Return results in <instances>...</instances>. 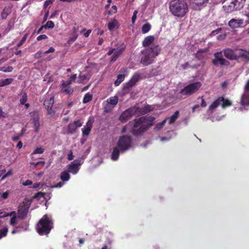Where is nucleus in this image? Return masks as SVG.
<instances>
[{
    "instance_id": "nucleus-1",
    "label": "nucleus",
    "mask_w": 249,
    "mask_h": 249,
    "mask_svg": "<svg viewBox=\"0 0 249 249\" xmlns=\"http://www.w3.org/2000/svg\"><path fill=\"white\" fill-rule=\"evenodd\" d=\"M161 51L158 45L151 47H146L141 51L142 57L140 62L144 66L149 65L155 61V58L159 54Z\"/></svg>"
},
{
    "instance_id": "nucleus-2",
    "label": "nucleus",
    "mask_w": 249,
    "mask_h": 249,
    "mask_svg": "<svg viewBox=\"0 0 249 249\" xmlns=\"http://www.w3.org/2000/svg\"><path fill=\"white\" fill-rule=\"evenodd\" d=\"M170 12L175 17L182 18L188 12V6L184 0H172L169 3Z\"/></svg>"
},
{
    "instance_id": "nucleus-3",
    "label": "nucleus",
    "mask_w": 249,
    "mask_h": 249,
    "mask_svg": "<svg viewBox=\"0 0 249 249\" xmlns=\"http://www.w3.org/2000/svg\"><path fill=\"white\" fill-rule=\"evenodd\" d=\"M53 228V222L47 214L44 215L36 226V231L40 235L48 236Z\"/></svg>"
},
{
    "instance_id": "nucleus-4",
    "label": "nucleus",
    "mask_w": 249,
    "mask_h": 249,
    "mask_svg": "<svg viewBox=\"0 0 249 249\" xmlns=\"http://www.w3.org/2000/svg\"><path fill=\"white\" fill-rule=\"evenodd\" d=\"M245 2V0H226L223 8L226 13L240 10L243 7Z\"/></svg>"
},
{
    "instance_id": "nucleus-5",
    "label": "nucleus",
    "mask_w": 249,
    "mask_h": 249,
    "mask_svg": "<svg viewBox=\"0 0 249 249\" xmlns=\"http://www.w3.org/2000/svg\"><path fill=\"white\" fill-rule=\"evenodd\" d=\"M147 130L146 127L145 126L142 122L139 120V118L135 119L132 122V125L131 126L130 132L134 136H139L143 134Z\"/></svg>"
},
{
    "instance_id": "nucleus-6",
    "label": "nucleus",
    "mask_w": 249,
    "mask_h": 249,
    "mask_svg": "<svg viewBox=\"0 0 249 249\" xmlns=\"http://www.w3.org/2000/svg\"><path fill=\"white\" fill-rule=\"evenodd\" d=\"M201 86V83L200 82H196L191 83L182 89L179 93L181 95L188 96L192 95L196 92Z\"/></svg>"
},
{
    "instance_id": "nucleus-7",
    "label": "nucleus",
    "mask_w": 249,
    "mask_h": 249,
    "mask_svg": "<svg viewBox=\"0 0 249 249\" xmlns=\"http://www.w3.org/2000/svg\"><path fill=\"white\" fill-rule=\"evenodd\" d=\"M132 141L130 136L127 135L121 136L117 142L118 147L122 152H124L131 147Z\"/></svg>"
},
{
    "instance_id": "nucleus-8",
    "label": "nucleus",
    "mask_w": 249,
    "mask_h": 249,
    "mask_svg": "<svg viewBox=\"0 0 249 249\" xmlns=\"http://www.w3.org/2000/svg\"><path fill=\"white\" fill-rule=\"evenodd\" d=\"M139 107H131L124 111L119 117V120L123 123H124L130 120L131 117L135 115L138 111Z\"/></svg>"
},
{
    "instance_id": "nucleus-9",
    "label": "nucleus",
    "mask_w": 249,
    "mask_h": 249,
    "mask_svg": "<svg viewBox=\"0 0 249 249\" xmlns=\"http://www.w3.org/2000/svg\"><path fill=\"white\" fill-rule=\"evenodd\" d=\"M76 77V74H75L71 75L69 80L63 81L60 87L61 92L65 93L68 95L71 94L73 92V89L70 86V85L71 84L72 81L75 79Z\"/></svg>"
},
{
    "instance_id": "nucleus-10",
    "label": "nucleus",
    "mask_w": 249,
    "mask_h": 249,
    "mask_svg": "<svg viewBox=\"0 0 249 249\" xmlns=\"http://www.w3.org/2000/svg\"><path fill=\"white\" fill-rule=\"evenodd\" d=\"M222 52H217L214 53V58L212 60V64L217 67L219 65L228 66L230 63L229 61L224 58L222 56Z\"/></svg>"
},
{
    "instance_id": "nucleus-11",
    "label": "nucleus",
    "mask_w": 249,
    "mask_h": 249,
    "mask_svg": "<svg viewBox=\"0 0 249 249\" xmlns=\"http://www.w3.org/2000/svg\"><path fill=\"white\" fill-rule=\"evenodd\" d=\"M30 205L23 203L18 206V217L20 219H24L29 211Z\"/></svg>"
},
{
    "instance_id": "nucleus-12",
    "label": "nucleus",
    "mask_w": 249,
    "mask_h": 249,
    "mask_svg": "<svg viewBox=\"0 0 249 249\" xmlns=\"http://www.w3.org/2000/svg\"><path fill=\"white\" fill-rule=\"evenodd\" d=\"M141 78V74L138 72L135 73L128 82L124 85V89H128L133 87Z\"/></svg>"
},
{
    "instance_id": "nucleus-13",
    "label": "nucleus",
    "mask_w": 249,
    "mask_h": 249,
    "mask_svg": "<svg viewBox=\"0 0 249 249\" xmlns=\"http://www.w3.org/2000/svg\"><path fill=\"white\" fill-rule=\"evenodd\" d=\"M224 55L231 60H238L237 52L230 48L224 49L222 51Z\"/></svg>"
},
{
    "instance_id": "nucleus-14",
    "label": "nucleus",
    "mask_w": 249,
    "mask_h": 249,
    "mask_svg": "<svg viewBox=\"0 0 249 249\" xmlns=\"http://www.w3.org/2000/svg\"><path fill=\"white\" fill-rule=\"evenodd\" d=\"M155 119V117L152 116H145L139 118V120L141 121L144 124L145 126L146 127L147 130L149 127L153 125V122Z\"/></svg>"
},
{
    "instance_id": "nucleus-15",
    "label": "nucleus",
    "mask_w": 249,
    "mask_h": 249,
    "mask_svg": "<svg viewBox=\"0 0 249 249\" xmlns=\"http://www.w3.org/2000/svg\"><path fill=\"white\" fill-rule=\"evenodd\" d=\"M54 104V98L51 97L50 99H46L44 102V106L48 111V113L51 115L55 114V112L52 109Z\"/></svg>"
},
{
    "instance_id": "nucleus-16",
    "label": "nucleus",
    "mask_w": 249,
    "mask_h": 249,
    "mask_svg": "<svg viewBox=\"0 0 249 249\" xmlns=\"http://www.w3.org/2000/svg\"><path fill=\"white\" fill-rule=\"evenodd\" d=\"M126 45L124 43H122L120 45V47L115 51L113 55L111 57L110 61L112 62H115L118 57L123 53L125 49Z\"/></svg>"
},
{
    "instance_id": "nucleus-17",
    "label": "nucleus",
    "mask_w": 249,
    "mask_h": 249,
    "mask_svg": "<svg viewBox=\"0 0 249 249\" xmlns=\"http://www.w3.org/2000/svg\"><path fill=\"white\" fill-rule=\"evenodd\" d=\"M244 20L243 19H231L228 23L229 26L231 28H237L241 26L243 24Z\"/></svg>"
},
{
    "instance_id": "nucleus-18",
    "label": "nucleus",
    "mask_w": 249,
    "mask_h": 249,
    "mask_svg": "<svg viewBox=\"0 0 249 249\" xmlns=\"http://www.w3.org/2000/svg\"><path fill=\"white\" fill-rule=\"evenodd\" d=\"M235 51L237 52L238 60L240 58H242L247 61H249V51L241 49H235Z\"/></svg>"
},
{
    "instance_id": "nucleus-19",
    "label": "nucleus",
    "mask_w": 249,
    "mask_h": 249,
    "mask_svg": "<svg viewBox=\"0 0 249 249\" xmlns=\"http://www.w3.org/2000/svg\"><path fill=\"white\" fill-rule=\"evenodd\" d=\"M68 172L75 174L78 172V161L76 160L71 162L68 166Z\"/></svg>"
},
{
    "instance_id": "nucleus-20",
    "label": "nucleus",
    "mask_w": 249,
    "mask_h": 249,
    "mask_svg": "<svg viewBox=\"0 0 249 249\" xmlns=\"http://www.w3.org/2000/svg\"><path fill=\"white\" fill-rule=\"evenodd\" d=\"M240 103L244 106L249 105V92H244L242 95Z\"/></svg>"
},
{
    "instance_id": "nucleus-21",
    "label": "nucleus",
    "mask_w": 249,
    "mask_h": 249,
    "mask_svg": "<svg viewBox=\"0 0 249 249\" xmlns=\"http://www.w3.org/2000/svg\"><path fill=\"white\" fill-rule=\"evenodd\" d=\"M92 126V123L88 121L87 123L86 126H85L83 128H82V131L83 133V135L84 136H87L89 135Z\"/></svg>"
},
{
    "instance_id": "nucleus-22",
    "label": "nucleus",
    "mask_w": 249,
    "mask_h": 249,
    "mask_svg": "<svg viewBox=\"0 0 249 249\" xmlns=\"http://www.w3.org/2000/svg\"><path fill=\"white\" fill-rule=\"evenodd\" d=\"M155 38L153 36H149L144 38L142 42V46L145 48L149 47L154 41Z\"/></svg>"
},
{
    "instance_id": "nucleus-23",
    "label": "nucleus",
    "mask_w": 249,
    "mask_h": 249,
    "mask_svg": "<svg viewBox=\"0 0 249 249\" xmlns=\"http://www.w3.org/2000/svg\"><path fill=\"white\" fill-rule=\"evenodd\" d=\"M219 99L223 108L229 107L232 105V102L228 99H225L223 97H219Z\"/></svg>"
},
{
    "instance_id": "nucleus-24",
    "label": "nucleus",
    "mask_w": 249,
    "mask_h": 249,
    "mask_svg": "<svg viewBox=\"0 0 249 249\" xmlns=\"http://www.w3.org/2000/svg\"><path fill=\"white\" fill-rule=\"evenodd\" d=\"M34 127L35 128V131L37 133L39 131L40 127L39 117L37 113L36 116L32 119Z\"/></svg>"
},
{
    "instance_id": "nucleus-25",
    "label": "nucleus",
    "mask_w": 249,
    "mask_h": 249,
    "mask_svg": "<svg viewBox=\"0 0 249 249\" xmlns=\"http://www.w3.org/2000/svg\"><path fill=\"white\" fill-rule=\"evenodd\" d=\"M154 109V108L149 105H146L144 107L138 109V111H139L142 114H146Z\"/></svg>"
},
{
    "instance_id": "nucleus-26",
    "label": "nucleus",
    "mask_w": 249,
    "mask_h": 249,
    "mask_svg": "<svg viewBox=\"0 0 249 249\" xmlns=\"http://www.w3.org/2000/svg\"><path fill=\"white\" fill-rule=\"evenodd\" d=\"M118 147H115L114 148L113 151L111 155V158L113 160H116L118 159L120 151Z\"/></svg>"
},
{
    "instance_id": "nucleus-27",
    "label": "nucleus",
    "mask_w": 249,
    "mask_h": 249,
    "mask_svg": "<svg viewBox=\"0 0 249 249\" xmlns=\"http://www.w3.org/2000/svg\"><path fill=\"white\" fill-rule=\"evenodd\" d=\"M78 127V121H75L73 123L70 124L68 126V132L69 133H73Z\"/></svg>"
},
{
    "instance_id": "nucleus-28",
    "label": "nucleus",
    "mask_w": 249,
    "mask_h": 249,
    "mask_svg": "<svg viewBox=\"0 0 249 249\" xmlns=\"http://www.w3.org/2000/svg\"><path fill=\"white\" fill-rule=\"evenodd\" d=\"M192 4H194L197 6L204 5L208 3L209 0H190Z\"/></svg>"
},
{
    "instance_id": "nucleus-29",
    "label": "nucleus",
    "mask_w": 249,
    "mask_h": 249,
    "mask_svg": "<svg viewBox=\"0 0 249 249\" xmlns=\"http://www.w3.org/2000/svg\"><path fill=\"white\" fill-rule=\"evenodd\" d=\"M107 102L108 104L114 106H116L118 103V98L116 96L111 97L107 99Z\"/></svg>"
},
{
    "instance_id": "nucleus-30",
    "label": "nucleus",
    "mask_w": 249,
    "mask_h": 249,
    "mask_svg": "<svg viewBox=\"0 0 249 249\" xmlns=\"http://www.w3.org/2000/svg\"><path fill=\"white\" fill-rule=\"evenodd\" d=\"M220 101L219 97L213 101L211 105L209 106L208 110L212 112L215 108H216L219 105Z\"/></svg>"
},
{
    "instance_id": "nucleus-31",
    "label": "nucleus",
    "mask_w": 249,
    "mask_h": 249,
    "mask_svg": "<svg viewBox=\"0 0 249 249\" xmlns=\"http://www.w3.org/2000/svg\"><path fill=\"white\" fill-rule=\"evenodd\" d=\"M70 178V174L67 171L62 172L60 175V178L63 181H67Z\"/></svg>"
},
{
    "instance_id": "nucleus-32",
    "label": "nucleus",
    "mask_w": 249,
    "mask_h": 249,
    "mask_svg": "<svg viewBox=\"0 0 249 249\" xmlns=\"http://www.w3.org/2000/svg\"><path fill=\"white\" fill-rule=\"evenodd\" d=\"M151 28V25L148 22H147L143 24L142 27V32L143 34H146L148 33Z\"/></svg>"
},
{
    "instance_id": "nucleus-33",
    "label": "nucleus",
    "mask_w": 249,
    "mask_h": 249,
    "mask_svg": "<svg viewBox=\"0 0 249 249\" xmlns=\"http://www.w3.org/2000/svg\"><path fill=\"white\" fill-rule=\"evenodd\" d=\"M179 113V112L178 110L175 112L173 115H172L169 118V124H172L176 121V120L178 119V117Z\"/></svg>"
},
{
    "instance_id": "nucleus-34",
    "label": "nucleus",
    "mask_w": 249,
    "mask_h": 249,
    "mask_svg": "<svg viewBox=\"0 0 249 249\" xmlns=\"http://www.w3.org/2000/svg\"><path fill=\"white\" fill-rule=\"evenodd\" d=\"M13 78H6L0 81V87H3L10 84L13 81Z\"/></svg>"
},
{
    "instance_id": "nucleus-35",
    "label": "nucleus",
    "mask_w": 249,
    "mask_h": 249,
    "mask_svg": "<svg viewBox=\"0 0 249 249\" xmlns=\"http://www.w3.org/2000/svg\"><path fill=\"white\" fill-rule=\"evenodd\" d=\"M199 66V65H195L193 66H191L189 65V62H187L185 63L184 64H182L181 65V67L183 69L185 70L189 68H192V69H196Z\"/></svg>"
},
{
    "instance_id": "nucleus-36",
    "label": "nucleus",
    "mask_w": 249,
    "mask_h": 249,
    "mask_svg": "<svg viewBox=\"0 0 249 249\" xmlns=\"http://www.w3.org/2000/svg\"><path fill=\"white\" fill-rule=\"evenodd\" d=\"M125 72H127L125 69H124L123 71H120V72L121 73L117 75V79L119 80V81L123 82L124 80L125 77V74L124 73Z\"/></svg>"
},
{
    "instance_id": "nucleus-37",
    "label": "nucleus",
    "mask_w": 249,
    "mask_h": 249,
    "mask_svg": "<svg viewBox=\"0 0 249 249\" xmlns=\"http://www.w3.org/2000/svg\"><path fill=\"white\" fill-rule=\"evenodd\" d=\"M92 95L89 93L86 94L83 98V102L84 103H87L89 102L92 100Z\"/></svg>"
},
{
    "instance_id": "nucleus-38",
    "label": "nucleus",
    "mask_w": 249,
    "mask_h": 249,
    "mask_svg": "<svg viewBox=\"0 0 249 249\" xmlns=\"http://www.w3.org/2000/svg\"><path fill=\"white\" fill-rule=\"evenodd\" d=\"M10 13V10L8 9H4L1 14L2 19H5L7 18L8 15Z\"/></svg>"
},
{
    "instance_id": "nucleus-39",
    "label": "nucleus",
    "mask_w": 249,
    "mask_h": 249,
    "mask_svg": "<svg viewBox=\"0 0 249 249\" xmlns=\"http://www.w3.org/2000/svg\"><path fill=\"white\" fill-rule=\"evenodd\" d=\"M8 229L6 227L0 230V239L6 236Z\"/></svg>"
},
{
    "instance_id": "nucleus-40",
    "label": "nucleus",
    "mask_w": 249,
    "mask_h": 249,
    "mask_svg": "<svg viewBox=\"0 0 249 249\" xmlns=\"http://www.w3.org/2000/svg\"><path fill=\"white\" fill-rule=\"evenodd\" d=\"M91 32V30L89 29L87 30L86 28H84L82 31H80L79 33L83 34L85 37H87L89 36Z\"/></svg>"
},
{
    "instance_id": "nucleus-41",
    "label": "nucleus",
    "mask_w": 249,
    "mask_h": 249,
    "mask_svg": "<svg viewBox=\"0 0 249 249\" xmlns=\"http://www.w3.org/2000/svg\"><path fill=\"white\" fill-rule=\"evenodd\" d=\"M45 29H53L54 27V23L53 21H48L45 25H44Z\"/></svg>"
},
{
    "instance_id": "nucleus-42",
    "label": "nucleus",
    "mask_w": 249,
    "mask_h": 249,
    "mask_svg": "<svg viewBox=\"0 0 249 249\" xmlns=\"http://www.w3.org/2000/svg\"><path fill=\"white\" fill-rule=\"evenodd\" d=\"M132 122H129L127 124H126L125 126H124L122 129V132L124 133H125L126 132V130L127 129L128 130H130L131 129V126H132Z\"/></svg>"
},
{
    "instance_id": "nucleus-43",
    "label": "nucleus",
    "mask_w": 249,
    "mask_h": 249,
    "mask_svg": "<svg viewBox=\"0 0 249 249\" xmlns=\"http://www.w3.org/2000/svg\"><path fill=\"white\" fill-rule=\"evenodd\" d=\"M166 122V119H165L163 121H162L161 122H160V123H158L156 124V126L155 127V129H156V130H160V129L164 125Z\"/></svg>"
},
{
    "instance_id": "nucleus-44",
    "label": "nucleus",
    "mask_w": 249,
    "mask_h": 249,
    "mask_svg": "<svg viewBox=\"0 0 249 249\" xmlns=\"http://www.w3.org/2000/svg\"><path fill=\"white\" fill-rule=\"evenodd\" d=\"M13 70V68L12 66L3 67L0 68V71L5 72H11Z\"/></svg>"
},
{
    "instance_id": "nucleus-45",
    "label": "nucleus",
    "mask_w": 249,
    "mask_h": 249,
    "mask_svg": "<svg viewBox=\"0 0 249 249\" xmlns=\"http://www.w3.org/2000/svg\"><path fill=\"white\" fill-rule=\"evenodd\" d=\"M27 101V95L26 93H24L22 97L20 99V103L21 105H24Z\"/></svg>"
},
{
    "instance_id": "nucleus-46",
    "label": "nucleus",
    "mask_w": 249,
    "mask_h": 249,
    "mask_svg": "<svg viewBox=\"0 0 249 249\" xmlns=\"http://www.w3.org/2000/svg\"><path fill=\"white\" fill-rule=\"evenodd\" d=\"M13 175L12 169H10L5 174H4L1 178V180H4L6 178L11 176Z\"/></svg>"
},
{
    "instance_id": "nucleus-47",
    "label": "nucleus",
    "mask_w": 249,
    "mask_h": 249,
    "mask_svg": "<svg viewBox=\"0 0 249 249\" xmlns=\"http://www.w3.org/2000/svg\"><path fill=\"white\" fill-rule=\"evenodd\" d=\"M44 152V148L42 147H37L32 153L33 155L36 154H42Z\"/></svg>"
},
{
    "instance_id": "nucleus-48",
    "label": "nucleus",
    "mask_w": 249,
    "mask_h": 249,
    "mask_svg": "<svg viewBox=\"0 0 249 249\" xmlns=\"http://www.w3.org/2000/svg\"><path fill=\"white\" fill-rule=\"evenodd\" d=\"M45 195V193H44V192H37V193H36L34 196V198H37V199H40L42 197H44V196Z\"/></svg>"
},
{
    "instance_id": "nucleus-49",
    "label": "nucleus",
    "mask_w": 249,
    "mask_h": 249,
    "mask_svg": "<svg viewBox=\"0 0 249 249\" xmlns=\"http://www.w3.org/2000/svg\"><path fill=\"white\" fill-rule=\"evenodd\" d=\"M73 32H74V35H73L72 37H70L69 38V40L68 41L69 43H70V42L74 41V40H76V39L77 37V35L76 34V28L74 27L73 28Z\"/></svg>"
},
{
    "instance_id": "nucleus-50",
    "label": "nucleus",
    "mask_w": 249,
    "mask_h": 249,
    "mask_svg": "<svg viewBox=\"0 0 249 249\" xmlns=\"http://www.w3.org/2000/svg\"><path fill=\"white\" fill-rule=\"evenodd\" d=\"M16 213L15 211L11 212L10 213H6V214L0 216V218H4L7 216H16Z\"/></svg>"
},
{
    "instance_id": "nucleus-51",
    "label": "nucleus",
    "mask_w": 249,
    "mask_h": 249,
    "mask_svg": "<svg viewBox=\"0 0 249 249\" xmlns=\"http://www.w3.org/2000/svg\"><path fill=\"white\" fill-rule=\"evenodd\" d=\"M27 36H28V35L26 34H25L23 37L22 38V39H21V40L19 41V42H18L17 44V47H19L20 46H21L22 45V44H23V43L25 41V40H26L27 39Z\"/></svg>"
},
{
    "instance_id": "nucleus-52",
    "label": "nucleus",
    "mask_w": 249,
    "mask_h": 249,
    "mask_svg": "<svg viewBox=\"0 0 249 249\" xmlns=\"http://www.w3.org/2000/svg\"><path fill=\"white\" fill-rule=\"evenodd\" d=\"M9 195V191H6V192L3 193L1 194L0 197L3 199H6L8 197V196Z\"/></svg>"
},
{
    "instance_id": "nucleus-53",
    "label": "nucleus",
    "mask_w": 249,
    "mask_h": 249,
    "mask_svg": "<svg viewBox=\"0 0 249 249\" xmlns=\"http://www.w3.org/2000/svg\"><path fill=\"white\" fill-rule=\"evenodd\" d=\"M138 13V11L137 10H135L133 12V14L132 19H131V21H132V22L133 24H134L136 21V20L137 18V15Z\"/></svg>"
},
{
    "instance_id": "nucleus-54",
    "label": "nucleus",
    "mask_w": 249,
    "mask_h": 249,
    "mask_svg": "<svg viewBox=\"0 0 249 249\" xmlns=\"http://www.w3.org/2000/svg\"><path fill=\"white\" fill-rule=\"evenodd\" d=\"M16 216H13L10 221V224L12 226L15 225L17 223Z\"/></svg>"
},
{
    "instance_id": "nucleus-55",
    "label": "nucleus",
    "mask_w": 249,
    "mask_h": 249,
    "mask_svg": "<svg viewBox=\"0 0 249 249\" xmlns=\"http://www.w3.org/2000/svg\"><path fill=\"white\" fill-rule=\"evenodd\" d=\"M53 1L54 0H46L43 5L44 8H46L48 6H49L50 4H52L53 3Z\"/></svg>"
},
{
    "instance_id": "nucleus-56",
    "label": "nucleus",
    "mask_w": 249,
    "mask_h": 249,
    "mask_svg": "<svg viewBox=\"0 0 249 249\" xmlns=\"http://www.w3.org/2000/svg\"><path fill=\"white\" fill-rule=\"evenodd\" d=\"M48 38L46 35H41L37 37L36 39L38 41H40L42 39H46Z\"/></svg>"
},
{
    "instance_id": "nucleus-57",
    "label": "nucleus",
    "mask_w": 249,
    "mask_h": 249,
    "mask_svg": "<svg viewBox=\"0 0 249 249\" xmlns=\"http://www.w3.org/2000/svg\"><path fill=\"white\" fill-rule=\"evenodd\" d=\"M42 52L40 51H38L35 54V57L38 59L41 57Z\"/></svg>"
},
{
    "instance_id": "nucleus-58",
    "label": "nucleus",
    "mask_w": 249,
    "mask_h": 249,
    "mask_svg": "<svg viewBox=\"0 0 249 249\" xmlns=\"http://www.w3.org/2000/svg\"><path fill=\"white\" fill-rule=\"evenodd\" d=\"M21 136L19 134H17L13 136L12 138V140L14 142L18 141Z\"/></svg>"
},
{
    "instance_id": "nucleus-59",
    "label": "nucleus",
    "mask_w": 249,
    "mask_h": 249,
    "mask_svg": "<svg viewBox=\"0 0 249 249\" xmlns=\"http://www.w3.org/2000/svg\"><path fill=\"white\" fill-rule=\"evenodd\" d=\"M107 27L109 30H112L115 27V24L113 22H109L107 25Z\"/></svg>"
},
{
    "instance_id": "nucleus-60",
    "label": "nucleus",
    "mask_w": 249,
    "mask_h": 249,
    "mask_svg": "<svg viewBox=\"0 0 249 249\" xmlns=\"http://www.w3.org/2000/svg\"><path fill=\"white\" fill-rule=\"evenodd\" d=\"M244 92H249V79L248 80L246 83L245 88H244Z\"/></svg>"
},
{
    "instance_id": "nucleus-61",
    "label": "nucleus",
    "mask_w": 249,
    "mask_h": 249,
    "mask_svg": "<svg viewBox=\"0 0 249 249\" xmlns=\"http://www.w3.org/2000/svg\"><path fill=\"white\" fill-rule=\"evenodd\" d=\"M33 184L32 181L31 180L27 179L24 182L22 183L23 186H28L30 185H32Z\"/></svg>"
},
{
    "instance_id": "nucleus-62",
    "label": "nucleus",
    "mask_w": 249,
    "mask_h": 249,
    "mask_svg": "<svg viewBox=\"0 0 249 249\" xmlns=\"http://www.w3.org/2000/svg\"><path fill=\"white\" fill-rule=\"evenodd\" d=\"M64 184V183L60 182L57 184L52 186V188H61Z\"/></svg>"
},
{
    "instance_id": "nucleus-63",
    "label": "nucleus",
    "mask_w": 249,
    "mask_h": 249,
    "mask_svg": "<svg viewBox=\"0 0 249 249\" xmlns=\"http://www.w3.org/2000/svg\"><path fill=\"white\" fill-rule=\"evenodd\" d=\"M54 51H55L53 47H50L49 48V50H48L47 51H45L44 53L45 54H48L49 53L54 52Z\"/></svg>"
},
{
    "instance_id": "nucleus-64",
    "label": "nucleus",
    "mask_w": 249,
    "mask_h": 249,
    "mask_svg": "<svg viewBox=\"0 0 249 249\" xmlns=\"http://www.w3.org/2000/svg\"><path fill=\"white\" fill-rule=\"evenodd\" d=\"M73 155L72 152L71 151L70 152L68 155V159L70 160H72L73 159Z\"/></svg>"
}]
</instances>
